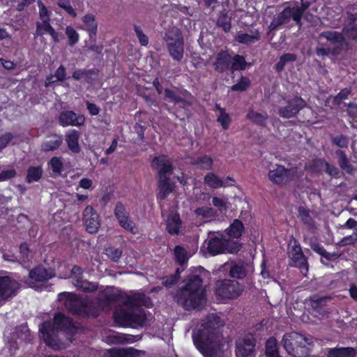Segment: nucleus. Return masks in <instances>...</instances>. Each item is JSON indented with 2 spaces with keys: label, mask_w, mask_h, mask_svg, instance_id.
Segmentation results:
<instances>
[{
  "label": "nucleus",
  "mask_w": 357,
  "mask_h": 357,
  "mask_svg": "<svg viewBox=\"0 0 357 357\" xmlns=\"http://www.w3.org/2000/svg\"><path fill=\"white\" fill-rule=\"evenodd\" d=\"M223 325L218 316L211 314L202 320L198 328L193 331V343L204 357L223 356L226 345L219 333Z\"/></svg>",
  "instance_id": "f257e3e1"
},
{
  "label": "nucleus",
  "mask_w": 357,
  "mask_h": 357,
  "mask_svg": "<svg viewBox=\"0 0 357 357\" xmlns=\"http://www.w3.org/2000/svg\"><path fill=\"white\" fill-rule=\"evenodd\" d=\"M125 306L116 310L114 313V321L121 326L137 328L146 323V314L141 306L150 307L152 302L143 292H132L126 296Z\"/></svg>",
  "instance_id": "f03ea898"
},
{
  "label": "nucleus",
  "mask_w": 357,
  "mask_h": 357,
  "mask_svg": "<svg viewBox=\"0 0 357 357\" xmlns=\"http://www.w3.org/2000/svg\"><path fill=\"white\" fill-rule=\"evenodd\" d=\"M60 301L63 302L65 307L73 314L82 317H97L100 310L109 307L114 301V296L109 288L98 294L96 303L89 302L75 294L64 292L59 296Z\"/></svg>",
  "instance_id": "7ed1b4c3"
},
{
  "label": "nucleus",
  "mask_w": 357,
  "mask_h": 357,
  "mask_svg": "<svg viewBox=\"0 0 357 357\" xmlns=\"http://www.w3.org/2000/svg\"><path fill=\"white\" fill-rule=\"evenodd\" d=\"M66 331L70 335L76 331L72 320L61 313L55 314L52 322H45L40 326L39 331L44 342L54 349H62L66 344L62 342L57 334L58 331Z\"/></svg>",
  "instance_id": "20e7f679"
},
{
  "label": "nucleus",
  "mask_w": 357,
  "mask_h": 357,
  "mask_svg": "<svg viewBox=\"0 0 357 357\" xmlns=\"http://www.w3.org/2000/svg\"><path fill=\"white\" fill-rule=\"evenodd\" d=\"M175 300L185 310L196 309L202 306L205 303V296L200 276H190L185 287L175 296Z\"/></svg>",
  "instance_id": "39448f33"
},
{
  "label": "nucleus",
  "mask_w": 357,
  "mask_h": 357,
  "mask_svg": "<svg viewBox=\"0 0 357 357\" xmlns=\"http://www.w3.org/2000/svg\"><path fill=\"white\" fill-rule=\"evenodd\" d=\"M151 166L158 171L159 191L157 199L163 200L173 192L175 187L174 183L167 177L173 170L172 162L167 156L162 155L153 159Z\"/></svg>",
  "instance_id": "423d86ee"
},
{
  "label": "nucleus",
  "mask_w": 357,
  "mask_h": 357,
  "mask_svg": "<svg viewBox=\"0 0 357 357\" xmlns=\"http://www.w3.org/2000/svg\"><path fill=\"white\" fill-rule=\"evenodd\" d=\"M311 339L303 334L291 332L285 333L282 344L285 351L294 357H305L309 354Z\"/></svg>",
  "instance_id": "0eeeda50"
},
{
  "label": "nucleus",
  "mask_w": 357,
  "mask_h": 357,
  "mask_svg": "<svg viewBox=\"0 0 357 357\" xmlns=\"http://www.w3.org/2000/svg\"><path fill=\"white\" fill-rule=\"evenodd\" d=\"M167 47L171 57L176 61H180L184 54V40L180 29L172 27L164 37Z\"/></svg>",
  "instance_id": "6e6552de"
},
{
  "label": "nucleus",
  "mask_w": 357,
  "mask_h": 357,
  "mask_svg": "<svg viewBox=\"0 0 357 357\" xmlns=\"http://www.w3.org/2000/svg\"><path fill=\"white\" fill-rule=\"evenodd\" d=\"M303 176V171L298 167L286 169L280 165H275L268 174L270 181L277 185H282Z\"/></svg>",
  "instance_id": "1a4fd4ad"
},
{
  "label": "nucleus",
  "mask_w": 357,
  "mask_h": 357,
  "mask_svg": "<svg viewBox=\"0 0 357 357\" xmlns=\"http://www.w3.org/2000/svg\"><path fill=\"white\" fill-rule=\"evenodd\" d=\"M244 291V287L238 281L218 280L215 283V294L221 299H236Z\"/></svg>",
  "instance_id": "9d476101"
},
{
  "label": "nucleus",
  "mask_w": 357,
  "mask_h": 357,
  "mask_svg": "<svg viewBox=\"0 0 357 357\" xmlns=\"http://www.w3.org/2000/svg\"><path fill=\"white\" fill-rule=\"evenodd\" d=\"M301 16L302 10L298 8V6L287 7L276 17L273 18L268 28L270 31L275 30L279 26L289 23L291 19L301 27Z\"/></svg>",
  "instance_id": "9b49d317"
},
{
  "label": "nucleus",
  "mask_w": 357,
  "mask_h": 357,
  "mask_svg": "<svg viewBox=\"0 0 357 357\" xmlns=\"http://www.w3.org/2000/svg\"><path fill=\"white\" fill-rule=\"evenodd\" d=\"M240 249L241 244L238 241L218 237L212 238L208 243V252L213 255L224 252L236 253Z\"/></svg>",
  "instance_id": "f8f14e48"
},
{
  "label": "nucleus",
  "mask_w": 357,
  "mask_h": 357,
  "mask_svg": "<svg viewBox=\"0 0 357 357\" xmlns=\"http://www.w3.org/2000/svg\"><path fill=\"white\" fill-rule=\"evenodd\" d=\"M20 289L19 282L9 275L0 277V302L14 296Z\"/></svg>",
  "instance_id": "ddd939ff"
},
{
  "label": "nucleus",
  "mask_w": 357,
  "mask_h": 357,
  "mask_svg": "<svg viewBox=\"0 0 357 357\" xmlns=\"http://www.w3.org/2000/svg\"><path fill=\"white\" fill-rule=\"evenodd\" d=\"M255 340L253 336L248 335L240 338L236 342V357H253Z\"/></svg>",
  "instance_id": "4468645a"
},
{
  "label": "nucleus",
  "mask_w": 357,
  "mask_h": 357,
  "mask_svg": "<svg viewBox=\"0 0 357 357\" xmlns=\"http://www.w3.org/2000/svg\"><path fill=\"white\" fill-rule=\"evenodd\" d=\"M83 221L89 233L95 234L98 231L100 227L99 216L92 206H88L84 210Z\"/></svg>",
  "instance_id": "2eb2a0df"
},
{
  "label": "nucleus",
  "mask_w": 357,
  "mask_h": 357,
  "mask_svg": "<svg viewBox=\"0 0 357 357\" xmlns=\"http://www.w3.org/2000/svg\"><path fill=\"white\" fill-rule=\"evenodd\" d=\"M103 340L109 344H125L133 343L139 340L137 336L119 333L114 331L105 333L102 335Z\"/></svg>",
  "instance_id": "dca6fc26"
},
{
  "label": "nucleus",
  "mask_w": 357,
  "mask_h": 357,
  "mask_svg": "<svg viewBox=\"0 0 357 357\" xmlns=\"http://www.w3.org/2000/svg\"><path fill=\"white\" fill-rule=\"evenodd\" d=\"M305 106V102L301 98L296 97L289 100L286 106L281 107L278 113L283 118H291L294 116Z\"/></svg>",
  "instance_id": "f3484780"
},
{
  "label": "nucleus",
  "mask_w": 357,
  "mask_h": 357,
  "mask_svg": "<svg viewBox=\"0 0 357 357\" xmlns=\"http://www.w3.org/2000/svg\"><path fill=\"white\" fill-rule=\"evenodd\" d=\"M325 38L328 45H333V50H336L337 54L340 52V50L345 45V39L342 34L340 32L335 31H324L320 33L319 36V44L324 45V43L321 42V40Z\"/></svg>",
  "instance_id": "a211bd4d"
},
{
  "label": "nucleus",
  "mask_w": 357,
  "mask_h": 357,
  "mask_svg": "<svg viewBox=\"0 0 357 357\" xmlns=\"http://www.w3.org/2000/svg\"><path fill=\"white\" fill-rule=\"evenodd\" d=\"M114 214L122 227L134 234L138 232L137 227L135 223L129 219L128 213L122 204H119L116 206Z\"/></svg>",
  "instance_id": "6ab92c4d"
},
{
  "label": "nucleus",
  "mask_w": 357,
  "mask_h": 357,
  "mask_svg": "<svg viewBox=\"0 0 357 357\" xmlns=\"http://www.w3.org/2000/svg\"><path fill=\"white\" fill-rule=\"evenodd\" d=\"M54 273L52 271H47L42 266H38L31 270L29 273V284L31 288L36 289V282H41L52 278Z\"/></svg>",
  "instance_id": "aec40b11"
},
{
  "label": "nucleus",
  "mask_w": 357,
  "mask_h": 357,
  "mask_svg": "<svg viewBox=\"0 0 357 357\" xmlns=\"http://www.w3.org/2000/svg\"><path fill=\"white\" fill-rule=\"evenodd\" d=\"M289 257L291 260V266L298 267L301 272L305 275L308 271L306 258L302 252L301 248L299 245L295 243L292 247L291 251L289 252Z\"/></svg>",
  "instance_id": "412c9836"
},
{
  "label": "nucleus",
  "mask_w": 357,
  "mask_h": 357,
  "mask_svg": "<svg viewBox=\"0 0 357 357\" xmlns=\"http://www.w3.org/2000/svg\"><path fill=\"white\" fill-rule=\"evenodd\" d=\"M59 123L63 127L80 126L84 124L85 118L83 115L77 114L73 111H64L59 116Z\"/></svg>",
  "instance_id": "4be33fe9"
},
{
  "label": "nucleus",
  "mask_w": 357,
  "mask_h": 357,
  "mask_svg": "<svg viewBox=\"0 0 357 357\" xmlns=\"http://www.w3.org/2000/svg\"><path fill=\"white\" fill-rule=\"evenodd\" d=\"M81 20L82 24L79 29L86 31L91 39L94 38L97 34L98 26L96 15L92 13H86L82 17Z\"/></svg>",
  "instance_id": "5701e85b"
},
{
  "label": "nucleus",
  "mask_w": 357,
  "mask_h": 357,
  "mask_svg": "<svg viewBox=\"0 0 357 357\" xmlns=\"http://www.w3.org/2000/svg\"><path fill=\"white\" fill-rule=\"evenodd\" d=\"M142 353V351L132 347L126 349L113 348L105 350L103 354V357H139Z\"/></svg>",
  "instance_id": "b1692460"
},
{
  "label": "nucleus",
  "mask_w": 357,
  "mask_h": 357,
  "mask_svg": "<svg viewBox=\"0 0 357 357\" xmlns=\"http://www.w3.org/2000/svg\"><path fill=\"white\" fill-rule=\"evenodd\" d=\"M50 22V20H40L37 22L36 34L37 36H43L48 33L51 36L53 41L56 43L59 41V34L51 26Z\"/></svg>",
  "instance_id": "393cba45"
},
{
  "label": "nucleus",
  "mask_w": 357,
  "mask_h": 357,
  "mask_svg": "<svg viewBox=\"0 0 357 357\" xmlns=\"http://www.w3.org/2000/svg\"><path fill=\"white\" fill-rule=\"evenodd\" d=\"M205 183L213 188H218L220 187H226L233 185L234 181L228 176L225 181L220 179L214 174L209 173L204 178Z\"/></svg>",
  "instance_id": "a878e982"
},
{
  "label": "nucleus",
  "mask_w": 357,
  "mask_h": 357,
  "mask_svg": "<svg viewBox=\"0 0 357 357\" xmlns=\"http://www.w3.org/2000/svg\"><path fill=\"white\" fill-rule=\"evenodd\" d=\"M79 137L80 133L76 130H71L66 135V142L68 147L73 153H77L80 151Z\"/></svg>",
  "instance_id": "bb28decb"
},
{
  "label": "nucleus",
  "mask_w": 357,
  "mask_h": 357,
  "mask_svg": "<svg viewBox=\"0 0 357 357\" xmlns=\"http://www.w3.org/2000/svg\"><path fill=\"white\" fill-rule=\"evenodd\" d=\"M63 138L60 135H53L49 136L42 144V150L44 151H50L57 149L62 144Z\"/></svg>",
  "instance_id": "cd10ccee"
},
{
  "label": "nucleus",
  "mask_w": 357,
  "mask_h": 357,
  "mask_svg": "<svg viewBox=\"0 0 357 357\" xmlns=\"http://www.w3.org/2000/svg\"><path fill=\"white\" fill-rule=\"evenodd\" d=\"M231 56L227 52H221L216 55V61L213 65L215 69L223 72L229 68Z\"/></svg>",
  "instance_id": "c85d7f7f"
},
{
  "label": "nucleus",
  "mask_w": 357,
  "mask_h": 357,
  "mask_svg": "<svg viewBox=\"0 0 357 357\" xmlns=\"http://www.w3.org/2000/svg\"><path fill=\"white\" fill-rule=\"evenodd\" d=\"M181 220L179 215L174 213H171L167 220V229L171 234H178L181 227Z\"/></svg>",
  "instance_id": "c756f323"
},
{
  "label": "nucleus",
  "mask_w": 357,
  "mask_h": 357,
  "mask_svg": "<svg viewBox=\"0 0 357 357\" xmlns=\"http://www.w3.org/2000/svg\"><path fill=\"white\" fill-rule=\"evenodd\" d=\"M195 214L196 218L202 222H208L213 218L215 215V211L208 206H203L195 210Z\"/></svg>",
  "instance_id": "7c9ffc66"
},
{
  "label": "nucleus",
  "mask_w": 357,
  "mask_h": 357,
  "mask_svg": "<svg viewBox=\"0 0 357 357\" xmlns=\"http://www.w3.org/2000/svg\"><path fill=\"white\" fill-rule=\"evenodd\" d=\"M328 357H355L356 351L351 347L330 349Z\"/></svg>",
  "instance_id": "2f4dec72"
},
{
  "label": "nucleus",
  "mask_w": 357,
  "mask_h": 357,
  "mask_svg": "<svg viewBox=\"0 0 357 357\" xmlns=\"http://www.w3.org/2000/svg\"><path fill=\"white\" fill-rule=\"evenodd\" d=\"M244 227L239 220H234L229 227L226 229L227 235L232 238H238L241 236Z\"/></svg>",
  "instance_id": "473e14b6"
},
{
  "label": "nucleus",
  "mask_w": 357,
  "mask_h": 357,
  "mask_svg": "<svg viewBox=\"0 0 357 357\" xmlns=\"http://www.w3.org/2000/svg\"><path fill=\"white\" fill-rule=\"evenodd\" d=\"M246 117L252 123L258 126H264L266 125L268 116L266 114L259 113L252 109H250L248 111Z\"/></svg>",
  "instance_id": "72a5a7b5"
},
{
  "label": "nucleus",
  "mask_w": 357,
  "mask_h": 357,
  "mask_svg": "<svg viewBox=\"0 0 357 357\" xmlns=\"http://www.w3.org/2000/svg\"><path fill=\"white\" fill-rule=\"evenodd\" d=\"M336 154L337 155L338 164L342 169L349 174H352L354 169L347 155L340 150L337 151Z\"/></svg>",
  "instance_id": "f704fd0d"
},
{
  "label": "nucleus",
  "mask_w": 357,
  "mask_h": 357,
  "mask_svg": "<svg viewBox=\"0 0 357 357\" xmlns=\"http://www.w3.org/2000/svg\"><path fill=\"white\" fill-rule=\"evenodd\" d=\"M215 108L219 111V114L217 117V121L220 124L222 129L227 130L231 121L229 114L226 112L224 108H222L218 105H215Z\"/></svg>",
  "instance_id": "c9c22d12"
},
{
  "label": "nucleus",
  "mask_w": 357,
  "mask_h": 357,
  "mask_svg": "<svg viewBox=\"0 0 357 357\" xmlns=\"http://www.w3.org/2000/svg\"><path fill=\"white\" fill-rule=\"evenodd\" d=\"M266 357H281L279 354L278 342L274 337H270L266 341Z\"/></svg>",
  "instance_id": "e433bc0d"
},
{
  "label": "nucleus",
  "mask_w": 357,
  "mask_h": 357,
  "mask_svg": "<svg viewBox=\"0 0 357 357\" xmlns=\"http://www.w3.org/2000/svg\"><path fill=\"white\" fill-rule=\"evenodd\" d=\"M66 71L63 66H60L58 69L55 71L54 75H50L47 77L45 86H49L51 84L56 82V81H63L66 78Z\"/></svg>",
  "instance_id": "4c0bfd02"
},
{
  "label": "nucleus",
  "mask_w": 357,
  "mask_h": 357,
  "mask_svg": "<svg viewBox=\"0 0 357 357\" xmlns=\"http://www.w3.org/2000/svg\"><path fill=\"white\" fill-rule=\"evenodd\" d=\"M260 38L259 33L256 31L254 35H249L248 33H238L235 36V40L240 43L251 44L259 40Z\"/></svg>",
  "instance_id": "58836bf2"
},
{
  "label": "nucleus",
  "mask_w": 357,
  "mask_h": 357,
  "mask_svg": "<svg viewBox=\"0 0 357 357\" xmlns=\"http://www.w3.org/2000/svg\"><path fill=\"white\" fill-rule=\"evenodd\" d=\"M65 33L68 39V45L71 47L78 43L79 40V33L71 26H67L65 29Z\"/></svg>",
  "instance_id": "ea45409f"
},
{
  "label": "nucleus",
  "mask_w": 357,
  "mask_h": 357,
  "mask_svg": "<svg viewBox=\"0 0 357 357\" xmlns=\"http://www.w3.org/2000/svg\"><path fill=\"white\" fill-rule=\"evenodd\" d=\"M42 175V169L40 167H31L27 170L26 181L31 183L38 181Z\"/></svg>",
  "instance_id": "a19ab883"
},
{
  "label": "nucleus",
  "mask_w": 357,
  "mask_h": 357,
  "mask_svg": "<svg viewBox=\"0 0 357 357\" xmlns=\"http://www.w3.org/2000/svg\"><path fill=\"white\" fill-rule=\"evenodd\" d=\"M75 287L84 292H93L97 290L98 285L94 282L82 280L79 283H75Z\"/></svg>",
  "instance_id": "79ce46f5"
},
{
  "label": "nucleus",
  "mask_w": 357,
  "mask_h": 357,
  "mask_svg": "<svg viewBox=\"0 0 357 357\" xmlns=\"http://www.w3.org/2000/svg\"><path fill=\"white\" fill-rule=\"evenodd\" d=\"M48 165L55 174H61L63 170V162L61 157H53Z\"/></svg>",
  "instance_id": "37998d69"
},
{
  "label": "nucleus",
  "mask_w": 357,
  "mask_h": 357,
  "mask_svg": "<svg viewBox=\"0 0 357 357\" xmlns=\"http://www.w3.org/2000/svg\"><path fill=\"white\" fill-rule=\"evenodd\" d=\"M105 253L111 260L116 262L121 258L123 250L121 248L108 247L105 249Z\"/></svg>",
  "instance_id": "c03bdc74"
},
{
  "label": "nucleus",
  "mask_w": 357,
  "mask_h": 357,
  "mask_svg": "<svg viewBox=\"0 0 357 357\" xmlns=\"http://www.w3.org/2000/svg\"><path fill=\"white\" fill-rule=\"evenodd\" d=\"M229 274L232 278L241 279L246 275V271L243 265L234 264L231 267Z\"/></svg>",
  "instance_id": "a18cd8bd"
},
{
  "label": "nucleus",
  "mask_w": 357,
  "mask_h": 357,
  "mask_svg": "<svg viewBox=\"0 0 357 357\" xmlns=\"http://www.w3.org/2000/svg\"><path fill=\"white\" fill-rule=\"evenodd\" d=\"M342 31L348 38L357 41V24L354 25L352 22H349L347 26L344 27Z\"/></svg>",
  "instance_id": "49530a36"
},
{
  "label": "nucleus",
  "mask_w": 357,
  "mask_h": 357,
  "mask_svg": "<svg viewBox=\"0 0 357 357\" xmlns=\"http://www.w3.org/2000/svg\"><path fill=\"white\" fill-rule=\"evenodd\" d=\"M246 66L244 57L240 55H235L232 59L231 69L233 70H243Z\"/></svg>",
  "instance_id": "de8ad7c7"
},
{
  "label": "nucleus",
  "mask_w": 357,
  "mask_h": 357,
  "mask_svg": "<svg viewBox=\"0 0 357 357\" xmlns=\"http://www.w3.org/2000/svg\"><path fill=\"white\" fill-rule=\"evenodd\" d=\"M83 271L82 268L77 266H73L71 270L70 278L72 279V282L75 287V283H79L82 280Z\"/></svg>",
  "instance_id": "09e8293b"
},
{
  "label": "nucleus",
  "mask_w": 357,
  "mask_h": 357,
  "mask_svg": "<svg viewBox=\"0 0 357 357\" xmlns=\"http://www.w3.org/2000/svg\"><path fill=\"white\" fill-rule=\"evenodd\" d=\"M174 255L181 265H183L188 259L185 250L179 245L175 248Z\"/></svg>",
  "instance_id": "8fccbe9b"
},
{
  "label": "nucleus",
  "mask_w": 357,
  "mask_h": 357,
  "mask_svg": "<svg viewBox=\"0 0 357 357\" xmlns=\"http://www.w3.org/2000/svg\"><path fill=\"white\" fill-rule=\"evenodd\" d=\"M57 4L60 8L63 9L70 17L73 18L77 17V13L68 1H66L64 0H59Z\"/></svg>",
  "instance_id": "3c124183"
},
{
  "label": "nucleus",
  "mask_w": 357,
  "mask_h": 357,
  "mask_svg": "<svg viewBox=\"0 0 357 357\" xmlns=\"http://www.w3.org/2000/svg\"><path fill=\"white\" fill-rule=\"evenodd\" d=\"M196 164L201 169H210L212 167L213 160L211 157L204 155L199 158L197 160Z\"/></svg>",
  "instance_id": "603ef678"
},
{
  "label": "nucleus",
  "mask_w": 357,
  "mask_h": 357,
  "mask_svg": "<svg viewBox=\"0 0 357 357\" xmlns=\"http://www.w3.org/2000/svg\"><path fill=\"white\" fill-rule=\"evenodd\" d=\"M37 3L39 8L40 20H50L51 12L47 10L41 1H38Z\"/></svg>",
  "instance_id": "864d4df0"
},
{
  "label": "nucleus",
  "mask_w": 357,
  "mask_h": 357,
  "mask_svg": "<svg viewBox=\"0 0 357 357\" xmlns=\"http://www.w3.org/2000/svg\"><path fill=\"white\" fill-rule=\"evenodd\" d=\"M134 30L140 44L146 46L149 44V38L144 33L141 27L135 25Z\"/></svg>",
  "instance_id": "5fc2aeb1"
},
{
  "label": "nucleus",
  "mask_w": 357,
  "mask_h": 357,
  "mask_svg": "<svg viewBox=\"0 0 357 357\" xmlns=\"http://www.w3.org/2000/svg\"><path fill=\"white\" fill-rule=\"evenodd\" d=\"M14 135L11 132H6L0 136V150L2 151L13 140Z\"/></svg>",
  "instance_id": "6e6d98bb"
},
{
  "label": "nucleus",
  "mask_w": 357,
  "mask_h": 357,
  "mask_svg": "<svg viewBox=\"0 0 357 357\" xmlns=\"http://www.w3.org/2000/svg\"><path fill=\"white\" fill-rule=\"evenodd\" d=\"M250 85V82L247 78L243 77L239 82L231 86L232 91H245Z\"/></svg>",
  "instance_id": "4d7b16f0"
},
{
  "label": "nucleus",
  "mask_w": 357,
  "mask_h": 357,
  "mask_svg": "<svg viewBox=\"0 0 357 357\" xmlns=\"http://www.w3.org/2000/svg\"><path fill=\"white\" fill-rule=\"evenodd\" d=\"M212 202L221 212L227 211L228 208L226 201L223 199L215 197L213 198Z\"/></svg>",
  "instance_id": "13d9d810"
},
{
  "label": "nucleus",
  "mask_w": 357,
  "mask_h": 357,
  "mask_svg": "<svg viewBox=\"0 0 357 357\" xmlns=\"http://www.w3.org/2000/svg\"><path fill=\"white\" fill-rule=\"evenodd\" d=\"M350 90L348 89H344L340 91V93L334 98V102L339 105L343 100L346 99L350 94Z\"/></svg>",
  "instance_id": "bf43d9fd"
},
{
  "label": "nucleus",
  "mask_w": 357,
  "mask_h": 357,
  "mask_svg": "<svg viewBox=\"0 0 357 357\" xmlns=\"http://www.w3.org/2000/svg\"><path fill=\"white\" fill-rule=\"evenodd\" d=\"M316 53L318 56H328L330 53L337 54V51L330 47H318L316 48Z\"/></svg>",
  "instance_id": "052dcab7"
},
{
  "label": "nucleus",
  "mask_w": 357,
  "mask_h": 357,
  "mask_svg": "<svg viewBox=\"0 0 357 357\" xmlns=\"http://www.w3.org/2000/svg\"><path fill=\"white\" fill-rule=\"evenodd\" d=\"M164 93L165 97L171 102L177 103L181 101V98L169 89H165Z\"/></svg>",
  "instance_id": "680f3d73"
},
{
  "label": "nucleus",
  "mask_w": 357,
  "mask_h": 357,
  "mask_svg": "<svg viewBox=\"0 0 357 357\" xmlns=\"http://www.w3.org/2000/svg\"><path fill=\"white\" fill-rule=\"evenodd\" d=\"M16 172L14 169H8L0 173V181H6L14 177Z\"/></svg>",
  "instance_id": "e2e57ef3"
},
{
  "label": "nucleus",
  "mask_w": 357,
  "mask_h": 357,
  "mask_svg": "<svg viewBox=\"0 0 357 357\" xmlns=\"http://www.w3.org/2000/svg\"><path fill=\"white\" fill-rule=\"evenodd\" d=\"M333 141V143L340 147H347L348 145L347 139L342 135H339L334 137Z\"/></svg>",
  "instance_id": "0e129e2a"
},
{
  "label": "nucleus",
  "mask_w": 357,
  "mask_h": 357,
  "mask_svg": "<svg viewBox=\"0 0 357 357\" xmlns=\"http://www.w3.org/2000/svg\"><path fill=\"white\" fill-rule=\"evenodd\" d=\"M93 182L91 179L87 178H82L79 183L78 187L76 188L77 190L79 188L89 190L91 188Z\"/></svg>",
  "instance_id": "69168bd1"
},
{
  "label": "nucleus",
  "mask_w": 357,
  "mask_h": 357,
  "mask_svg": "<svg viewBox=\"0 0 357 357\" xmlns=\"http://www.w3.org/2000/svg\"><path fill=\"white\" fill-rule=\"evenodd\" d=\"M87 75H88V72L86 70H82V69H79V70H75L73 73V77L75 79L79 80V79L86 77L87 76Z\"/></svg>",
  "instance_id": "338daca9"
},
{
  "label": "nucleus",
  "mask_w": 357,
  "mask_h": 357,
  "mask_svg": "<svg viewBox=\"0 0 357 357\" xmlns=\"http://www.w3.org/2000/svg\"><path fill=\"white\" fill-rule=\"evenodd\" d=\"M348 114L352 117H356L357 116V104L351 103L349 105Z\"/></svg>",
  "instance_id": "774afa93"
}]
</instances>
